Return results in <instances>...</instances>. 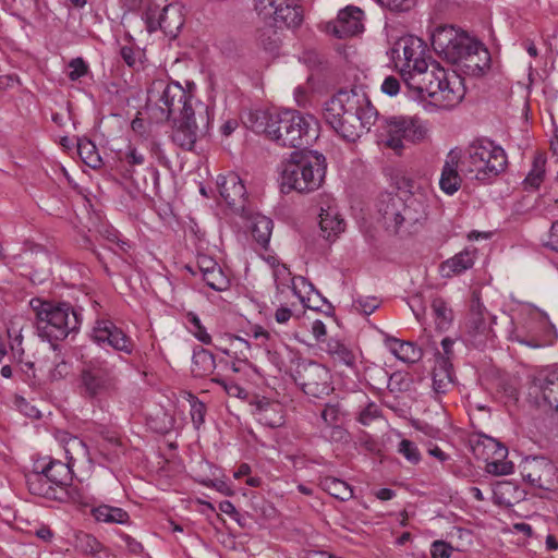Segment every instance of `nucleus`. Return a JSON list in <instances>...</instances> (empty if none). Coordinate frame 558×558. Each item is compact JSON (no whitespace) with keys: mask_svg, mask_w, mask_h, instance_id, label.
I'll return each instance as SVG.
<instances>
[{"mask_svg":"<svg viewBox=\"0 0 558 558\" xmlns=\"http://www.w3.org/2000/svg\"><path fill=\"white\" fill-rule=\"evenodd\" d=\"M323 117L335 132L348 142H355L368 132L378 119L364 85L341 88L325 101Z\"/></svg>","mask_w":558,"mask_h":558,"instance_id":"f257e3e1","label":"nucleus"},{"mask_svg":"<svg viewBox=\"0 0 558 558\" xmlns=\"http://www.w3.org/2000/svg\"><path fill=\"white\" fill-rule=\"evenodd\" d=\"M405 87L417 99L426 100L441 109H451L464 97L462 81L456 73L449 74L437 62L418 73L403 74Z\"/></svg>","mask_w":558,"mask_h":558,"instance_id":"f03ea898","label":"nucleus"},{"mask_svg":"<svg viewBox=\"0 0 558 558\" xmlns=\"http://www.w3.org/2000/svg\"><path fill=\"white\" fill-rule=\"evenodd\" d=\"M326 158L316 150L298 149L281 163V184L298 192L317 190L326 174Z\"/></svg>","mask_w":558,"mask_h":558,"instance_id":"7ed1b4c3","label":"nucleus"},{"mask_svg":"<svg viewBox=\"0 0 558 558\" xmlns=\"http://www.w3.org/2000/svg\"><path fill=\"white\" fill-rule=\"evenodd\" d=\"M31 306L36 314L38 335L49 342L64 340L70 333L80 329L81 313L70 303L33 299Z\"/></svg>","mask_w":558,"mask_h":558,"instance_id":"20e7f679","label":"nucleus"},{"mask_svg":"<svg viewBox=\"0 0 558 558\" xmlns=\"http://www.w3.org/2000/svg\"><path fill=\"white\" fill-rule=\"evenodd\" d=\"M147 108L150 118L156 122L173 121L184 117L195 116L192 106V95L179 83H154L148 92Z\"/></svg>","mask_w":558,"mask_h":558,"instance_id":"39448f33","label":"nucleus"},{"mask_svg":"<svg viewBox=\"0 0 558 558\" xmlns=\"http://www.w3.org/2000/svg\"><path fill=\"white\" fill-rule=\"evenodd\" d=\"M460 160L461 171L480 181L497 177L507 166L505 150L489 140H477L471 143Z\"/></svg>","mask_w":558,"mask_h":558,"instance_id":"423d86ee","label":"nucleus"},{"mask_svg":"<svg viewBox=\"0 0 558 558\" xmlns=\"http://www.w3.org/2000/svg\"><path fill=\"white\" fill-rule=\"evenodd\" d=\"M119 373L113 363L102 357H94L82 363L78 375V389L82 397L100 401L119 389Z\"/></svg>","mask_w":558,"mask_h":558,"instance_id":"0eeeda50","label":"nucleus"},{"mask_svg":"<svg viewBox=\"0 0 558 558\" xmlns=\"http://www.w3.org/2000/svg\"><path fill=\"white\" fill-rule=\"evenodd\" d=\"M311 122H313L311 117L307 119L295 110L276 112L267 137L280 146L306 147L316 138Z\"/></svg>","mask_w":558,"mask_h":558,"instance_id":"6e6552de","label":"nucleus"},{"mask_svg":"<svg viewBox=\"0 0 558 558\" xmlns=\"http://www.w3.org/2000/svg\"><path fill=\"white\" fill-rule=\"evenodd\" d=\"M425 135L426 129L420 119L399 116L383 119L378 136L381 143L400 154L407 143H418Z\"/></svg>","mask_w":558,"mask_h":558,"instance_id":"1a4fd4ad","label":"nucleus"},{"mask_svg":"<svg viewBox=\"0 0 558 558\" xmlns=\"http://www.w3.org/2000/svg\"><path fill=\"white\" fill-rule=\"evenodd\" d=\"M478 44L480 41L453 26L438 27L432 35L434 50L452 64H461L471 51L478 49Z\"/></svg>","mask_w":558,"mask_h":558,"instance_id":"9d476101","label":"nucleus"},{"mask_svg":"<svg viewBox=\"0 0 558 558\" xmlns=\"http://www.w3.org/2000/svg\"><path fill=\"white\" fill-rule=\"evenodd\" d=\"M255 10L265 22L276 26L298 27L303 21V10L296 0H255Z\"/></svg>","mask_w":558,"mask_h":558,"instance_id":"9b49d317","label":"nucleus"},{"mask_svg":"<svg viewBox=\"0 0 558 558\" xmlns=\"http://www.w3.org/2000/svg\"><path fill=\"white\" fill-rule=\"evenodd\" d=\"M295 379L307 396L323 398L332 390L329 371L314 361H302L295 369Z\"/></svg>","mask_w":558,"mask_h":558,"instance_id":"f8f14e48","label":"nucleus"},{"mask_svg":"<svg viewBox=\"0 0 558 558\" xmlns=\"http://www.w3.org/2000/svg\"><path fill=\"white\" fill-rule=\"evenodd\" d=\"M529 398L538 408L558 411V369H544L533 376Z\"/></svg>","mask_w":558,"mask_h":558,"instance_id":"ddd939ff","label":"nucleus"},{"mask_svg":"<svg viewBox=\"0 0 558 558\" xmlns=\"http://www.w3.org/2000/svg\"><path fill=\"white\" fill-rule=\"evenodd\" d=\"M217 185L221 197L230 209H250L256 207L254 197L247 194L245 185L235 172L219 175Z\"/></svg>","mask_w":558,"mask_h":558,"instance_id":"4468645a","label":"nucleus"},{"mask_svg":"<svg viewBox=\"0 0 558 558\" xmlns=\"http://www.w3.org/2000/svg\"><path fill=\"white\" fill-rule=\"evenodd\" d=\"M92 339L99 345L108 344L113 350L128 355L133 354L135 349L133 340L109 319L96 320L92 330Z\"/></svg>","mask_w":558,"mask_h":558,"instance_id":"2eb2a0df","label":"nucleus"},{"mask_svg":"<svg viewBox=\"0 0 558 558\" xmlns=\"http://www.w3.org/2000/svg\"><path fill=\"white\" fill-rule=\"evenodd\" d=\"M25 483L28 492L34 496L61 502L69 500L78 502V498L72 496L71 490L54 486L48 480L45 471L39 469V463H36L34 470L25 475Z\"/></svg>","mask_w":558,"mask_h":558,"instance_id":"dca6fc26","label":"nucleus"},{"mask_svg":"<svg viewBox=\"0 0 558 558\" xmlns=\"http://www.w3.org/2000/svg\"><path fill=\"white\" fill-rule=\"evenodd\" d=\"M522 475L533 486L545 490H554L558 484L556 465L544 457L527 459Z\"/></svg>","mask_w":558,"mask_h":558,"instance_id":"f3484780","label":"nucleus"},{"mask_svg":"<svg viewBox=\"0 0 558 558\" xmlns=\"http://www.w3.org/2000/svg\"><path fill=\"white\" fill-rule=\"evenodd\" d=\"M400 50H402L404 59V64L400 70L402 78L405 73L412 74L427 70L428 63L424 58L425 46L421 39L413 36L399 39L393 51L398 52Z\"/></svg>","mask_w":558,"mask_h":558,"instance_id":"a211bd4d","label":"nucleus"},{"mask_svg":"<svg viewBox=\"0 0 558 558\" xmlns=\"http://www.w3.org/2000/svg\"><path fill=\"white\" fill-rule=\"evenodd\" d=\"M363 29V11L353 5L340 10L337 19L327 25V31L337 38L355 36Z\"/></svg>","mask_w":558,"mask_h":558,"instance_id":"6ab92c4d","label":"nucleus"},{"mask_svg":"<svg viewBox=\"0 0 558 558\" xmlns=\"http://www.w3.org/2000/svg\"><path fill=\"white\" fill-rule=\"evenodd\" d=\"M494 317L489 315L481 302L480 293L474 291L470 305V313L466 322V327L470 333L487 336L490 332V325Z\"/></svg>","mask_w":558,"mask_h":558,"instance_id":"aec40b11","label":"nucleus"},{"mask_svg":"<svg viewBox=\"0 0 558 558\" xmlns=\"http://www.w3.org/2000/svg\"><path fill=\"white\" fill-rule=\"evenodd\" d=\"M253 407L256 420L268 427H280L284 423L283 407L280 402L266 398L257 399Z\"/></svg>","mask_w":558,"mask_h":558,"instance_id":"412c9836","label":"nucleus"},{"mask_svg":"<svg viewBox=\"0 0 558 558\" xmlns=\"http://www.w3.org/2000/svg\"><path fill=\"white\" fill-rule=\"evenodd\" d=\"M408 186L409 190L399 187L396 194L387 193L383 195L384 198L381 202L387 204V208L392 207L395 209L401 206L403 209H416L418 206H429V204H424V201H427L424 192L418 187L413 190L414 186L411 183H408Z\"/></svg>","mask_w":558,"mask_h":558,"instance_id":"4be33fe9","label":"nucleus"},{"mask_svg":"<svg viewBox=\"0 0 558 558\" xmlns=\"http://www.w3.org/2000/svg\"><path fill=\"white\" fill-rule=\"evenodd\" d=\"M39 463V469L45 471L48 480L54 486H61L64 490H71V495L78 498V502H81V495L76 488L70 486V482L72 481V471L70 468V463H63L60 460H49L48 463Z\"/></svg>","mask_w":558,"mask_h":558,"instance_id":"5701e85b","label":"nucleus"},{"mask_svg":"<svg viewBox=\"0 0 558 558\" xmlns=\"http://www.w3.org/2000/svg\"><path fill=\"white\" fill-rule=\"evenodd\" d=\"M476 253L477 250L475 247H466L452 257L446 259L439 266L441 276L444 278H451L465 272L473 267Z\"/></svg>","mask_w":558,"mask_h":558,"instance_id":"b1692460","label":"nucleus"},{"mask_svg":"<svg viewBox=\"0 0 558 558\" xmlns=\"http://www.w3.org/2000/svg\"><path fill=\"white\" fill-rule=\"evenodd\" d=\"M460 159V151L451 149L442 167L439 185L440 189L449 195L457 192L461 185V178L458 172L459 165L461 166Z\"/></svg>","mask_w":558,"mask_h":558,"instance_id":"393cba45","label":"nucleus"},{"mask_svg":"<svg viewBox=\"0 0 558 558\" xmlns=\"http://www.w3.org/2000/svg\"><path fill=\"white\" fill-rule=\"evenodd\" d=\"M174 123L175 128L172 132V141L182 149L192 150L197 141L198 131L195 116L177 119Z\"/></svg>","mask_w":558,"mask_h":558,"instance_id":"a878e982","label":"nucleus"},{"mask_svg":"<svg viewBox=\"0 0 558 558\" xmlns=\"http://www.w3.org/2000/svg\"><path fill=\"white\" fill-rule=\"evenodd\" d=\"M453 387L452 363L448 357H437L433 368V390L445 395Z\"/></svg>","mask_w":558,"mask_h":558,"instance_id":"bb28decb","label":"nucleus"},{"mask_svg":"<svg viewBox=\"0 0 558 558\" xmlns=\"http://www.w3.org/2000/svg\"><path fill=\"white\" fill-rule=\"evenodd\" d=\"M277 111L263 109H251L242 116L243 123L255 133H263L268 136L270 124Z\"/></svg>","mask_w":558,"mask_h":558,"instance_id":"cd10ccee","label":"nucleus"},{"mask_svg":"<svg viewBox=\"0 0 558 558\" xmlns=\"http://www.w3.org/2000/svg\"><path fill=\"white\" fill-rule=\"evenodd\" d=\"M92 514L97 522L122 525H129L131 523V518L124 509L110 505L102 504L94 507Z\"/></svg>","mask_w":558,"mask_h":558,"instance_id":"c85d7f7f","label":"nucleus"},{"mask_svg":"<svg viewBox=\"0 0 558 558\" xmlns=\"http://www.w3.org/2000/svg\"><path fill=\"white\" fill-rule=\"evenodd\" d=\"M326 352L337 364L353 368L356 363V355L344 342L330 338L326 343Z\"/></svg>","mask_w":558,"mask_h":558,"instance_id":"c756f323","label":"nucleus"},{"mask_svg":"<svg viewBox=\"0 0 558 558\" xmlns=\"http://www.w3.org/2000/svg\"><path fill=\"white\" fill-rule=\"evenodd\" d=\"M386 344L389 351L400 361L415 363L421 360L422 351L414 343L388 338Z\"/></svg>","mask_w":558,"mask_h":558,"instance_id":"7c9ffc66","label":"nucleus"},{"mask_svg":"<svg viewBox=\"0 0 558 558\" xmlns=\"http://www.w3.org/2000/svg\"><path fill=\"white\" fill-rule=\"evenodd\" d=\"M250 219L252 222L251 231L253 238L263 247H266L269 243L274 228L272 220L259 211H256L254 215H251Z\"/></svg>","mask_w":558,"mask_h":558,"instance_id":"2f4dec72","label":"nucleus"},{"mask_svg":"<svg viewBox=\"0 0 558 558\" xmlns=\"http://www.w3.org/2000/svg\"><path fill=\"white\" fill-rule=\"evenodd\" d=\"M319 486L330 496L341 501L349 500L353 497V489L351 486L347 482L337 477H323L319 480Z\"/></svg>","mask_w":558,"mask_h":558,"instance_id":"473e14b6","label":"nucleus"},{"mask_svg":"<svg viewBox=\"0 0 558 558\" xmlns=\"http://www.w3.org/2000/svg\"><path fill=\"white\" fill-rule=\"evenodd\" d=\"M216 362L211 352L203 348L194 351L192 359V373L195 376H207L214 372Z\"/></svg>","mask_w":558,"mask_h":558,"instance_id":"72a5a7b5","label":"nucleus"},{"mask_svg":"<svg viewBox=\"0 0 558 558\" xmlns=\"http://www.w3.org/2000/svg\"><path fill=\"white\" fill-rule=\"evenodd\" d=\"M319 227L326 239L336 236L344 231L345 222L339 215V211H320Z\"/></svg>","mask_w":558,"mask_h":558,"instance_id":"f704fd0d","label":"nucleus"},{"mask_svg":"<svg viewBox=\"0 0 558 558\" xmlns=\"http://www.w3.org/2000/svg\"><path fill=\"white\" fill-rule=\"evenodd\" d=\"M160 29L170 36H177L183 25V19L177 7L170 4L160 12Z\"/></svg>","mask_w":558,"mask_h":558,"instance_id":"c9c22d12","label":"nucleus"},{"mask_svg":"<svg viewBox=\"0 0 558 558\" xmlns=\"http://www.w3.org/2000/svg\"><path fill=\"white\" fill-rule=\"evenodd\" d=\"M490 56L488 50L480 43L476 51H471L461 63L463 68L469 70L472 74H478L488 66Z\"/></svg>","mask_w":558,"mask_h":558,"instance_id":"e433bc0d","label":"nucleus"},{"mask_svg":"<svg viewBox=\"0 0 558 558\" xmlns=\"http://www.w3.org/2000/svg\"><path fill=\"white\" fill-rule=\"evenodd\" d=\"M104 222L102 216L99 211H81V214H75L74 220L72 223L81 233L87 232H97Z\"/></svg>","mask_w":558,"mask_h":558,"instance_id":"4c0bfd02","label":"nucleus"},{"mask_svg":"<svg viewBox=\"0 0 558 558\" xmlns=\"http://www.w3.org/2000/svg\"><path fill=\"white\" fill-rule=\"evenodd\" d=\"M546 157L538 153L534 156L533 166L523 181L524 189H538L544 180Z\"/></svg>","mask_w":558,"mask_h":558,"instance_id":"58836bf2","label":"nucleus"},{"mask_svg":"<svg viewBox=\"0 0 558 558\" xmlns=\"http://www.w3.org/2000/svg\"><path fill=\"white\" fill-rule=\"evenodd\" d=\"M272 278L279 292H283L286 288H292L296 294V289L294 286L295 278L292 277V274L287 265L280 263L278 259H274Z\"/></svg>","mask_w":558,"mask_h":558,"instance_id":"ea45409f","label":"nucleus"},{"mask_svg":"<svg viewBox=\"0 0 558 558\" xmlns=\"http://www.w3.org/2000/svg\"><path fill=\"white\" fill-rule=\"evenodd\" d=\"M77 153L84 163L93 169H97L102 165L101 157L96 145L87 138H81L77 142Z\"/></svg>","mask_w":558,"mask_h":558,"instance_id":"a19ab883","label":"nucleus"},{"mask_svg":"<svg viewBox=\"0 0 558 558\" xmlns=\"http://www.w3.org/2000/svg\"><path fill=\"white\" fill-rule=\"evenodd\" d=\"M75 548L83 555L95 557L102 550V545L92 534L80 532L75 536Z\"/></svg>","mask_w":558,"mask_h":558,"instance_id":"79ce46f5","label":"nucleus"},{"mask_svg":"<svg viewBox=\"0 0 558 558\" xmlns=\"http://www.w3.org/2000/svg\"><path fill=\"white\" fill-rule=\"evenodd\" d=\"M60 440L63 442L64 452L69 463L75 460L77 456H87V447L78 437L63 434Z\"/></svg>","mask_w":558,"mask_h":558,"instance_id":"37998d69","label":"nucleus"},{"mask_svg":"<svg viewBox=\"0 0 558 558\" xmlns=\"http://www.w3.org/2000/svg\"><path fill=\"white\" fill-rule=\"evenodd\" d=\"M203 280L209 288L219 292L228 290L230 286L229 278L225 275L220 266L211 271H207V274L203 276Z\"/></svg>","mask_w":558,"mask_h":558,"instance_id":"c03bdc74","label":"nucleus"},{"mask_svg":"<svg viewBox=\"0 0 558 558\" xmlns=\"http://www.w3.org/2000/svg\"><path fill=\"white\" fill-rule=\"evenodd\" d=\"M275 26L272 23L268 25L265 28H262L258 31L257 40L259 45L269 52H274L279 47V36L277 31L275 29Z\"/></svg>","mask_w":558,"mask_h":558,"instance_id":"a18cd8bd","label":"nucleus"},{"mask_svg":"<svg viewBox=\"0 0 558 558\" xmlns=\"http://www.w3.org/2000/svg\"><path fill=\"white\" fill-rule=\"evenodd\" d=\"M96 233L100 234L104 239L108 240L109 242L117 244L120 251L124 253H126L131 248L130 242L120 239L119 231L109 223H107V221L105 220Z\"/></svg>","mask_w":558,"mask_h":558,"instance_id":"49530a36","label":"nucleus"},{"mask_svg":"<svg viewBox=\"0 0 558 558\" xmlns=\"http://www.w3.org/2000/svg\"><path fill=\"white\" fill-rule=\"evenodd\" d=\"M186 319L191 325V332L204 344H209L211 342L210 335L206 331V328L202 325L199 317L190 312L186 315Z\"/></svg>","mask_w":558,"mask_h":558,"instance_id":"de8ad7c7","label":"nucleus"},{"mask_svg":"<svg viewBox=\"0 0 558 558\" xmlns=\"http://www.w3.org/2000/svg\"><path fill=\"white\" fill-rule=\"evenodd\" d=\"M190 398V415L194 427L198 429L205 422L206 405L194 396Z\"/></svg>","mask_w":558,"mask_h":558,"instance_id":"09e8293b","label":"nucleus"},{"mask_svg":"<svg viewBox=\"0 0 558 558\" xmlns=\"http://www.w3.org/2000/svg\"><path fill=\"white\" fill-rule=\"evenodd\" d=\"M381 415L380 407L369 401L367 404L359 412L357 421L363 425H369L375 420L379 418Z\"/></svg>","mask_w":558,"mask_h":558,"instance_id":"8fccbe9b","label":"nucleus"},{"mask_svg":"<svg viewBox=\"0 0 558 558\" xmlns=\"http://www.w3.org/2000/svg\"><path fill=\"white\" fill-rule=\"evenodd\" d=\"M120 56L130 68L138 69L142 64V51L132 46H122L120 48Z\"/></svg>","mask_w":558,"mask_h":558,"instance_id":"3c124183","label":"nucleus"},{"mask_svg":"<svg viewBox=\"0 0 558 558\" xmlns=\"http://www.w3.org/2000/svg\"><path fill=\"white\" fill-rule=\"evenodd\" d=\"M381 214V211H377ZM384 227L387 231L397 233L404 221L400 211H383Z\"/></svg>","mask_w":558,"mask_h":558,"instance_id":"603ef678","label":"nucleus"},{"mask_svg":"<svg viewBox=\"0 0 558 558\" xmlns=\"http://www.w3.org/2000/svg\"><path fill=\"white\" fill-rule=\"evenodd\" d=\"M433 313L438 319V325L447 324L451 320V311L447 307L446 302L441 298H436L432 303Z\"/></svg>","mask_w":558,"mask_h":558,"instance_id":"864d4df0","label":"nucleus"},{"mask_svg":"<svg viewBox=\"0 0 558 558\" xmlns=\"http://www.w3.org/2000/svg\"><path fill=\"white\" fill-rule=\"evenodd\" d=\"M379 302L374 296L359 298L353 302V307L363 315L373 314L378 308Z\"/></svg>","mask_w":558,"mask_h":558,"instance_id":"5fc2aeb1","label":"nucleus"},{"mask_svg":"<svg viewBox=\"0 0 558 558\" xmlns=\"http://www.w3.org/2000/svg\"><path fill=\"white\" fill-rule=\"evenodd\" d=\"M211 380L214 383L222 386L225 391L231 397L245 399L247 396V392L245 391V389H243L240 385H238L233 381H229V380H227L222 377H218V376L214 377Z\"/></svg>","mask_w":558,"mask_h":558,"instance_id":"6e6d98bb","label":"nucleus"},{"mask_svg":"<svg viewBox=\"0 0 558 558\" xmlns=\"http://www.w3.org/2000/svg\"><path fill=\"white\" fill-rule=\"evenodd\" d=\"M398 452L404 456L412 463H417L421 459L416 445L408 439H402L399 444Z\"/></svg>","mask_w":558,"mask_h":558,"instance_id":"4d7b16f0","label":"nucleus"},{"mask_svg":"<svg viewBox=\"0 0 558 558\" xmlns=\"http://www.w3.org/2000/svg\"><path fill=\"white\" fill-rule=\"evenodd\" d=\"M69 68L71 71L69 72L68 76L71 81H77L81 77L85 76L88 72V65L83 60V58H74L70 61Z\"/></svg>","mask_w":558,"mask_h":558,"instance_id":"13d9d810","label":"nucleus"},{"mask_svg":"<svg viewBox=\"0 0 558 558\" xmlns=\"http://www.w3.org/2000/svg\"><path fill=\"white\" fill-rule=\"evenodd\" d=\"M513 463L511 461H492L487 463V472L494 475H509L513 472Z\"/></svg>","mask_w":558,"mask_h":558,"instance_id":"bf43d9fd","label":"nucleus"},{"mask_svg":"<svg viewBox=\"0 0 558 558\" xmlns=\"http://www.w3.org/2000/svg\"><path fill=\"white\" fill-rule=\"evenodd\" d=\"M453 548L444 541H435L430 547L432 558H450Z\"/></svg>","mask_w":558,"mask_h":558,"instance_id":"052dcab7","label":"nucleus"},{"mask_svg":"<svg viewBox=\"0 0 558 558\" xmlns=\"http://www.w3.org/2000/svg\"><path fill=\"white\" fill-rule=\"evenodd\" d=\"M120 159L130 166H142L145 161L144 155L132 146L128 147L126 151L120 157Z\"/></svg>","mask_w":558,"mask_h":558,"instance_id":"680f3d73","label":"nucleus"},{"mask_svg":"<svg viewBox=\"0 0 558 558\" xmlns=\"http://www.w3.org/2000/svg\"><path fill=\"white\" fill-rule=\"evenodd\" d=\"M380 5L391 11H408L414 4V0H375Z\"/></svg>","mask_w":558,"mask_h":558,"instance_id":"e2e57ef3","label":"nucleus"},{"mask_svg":"<svg viewBox=\"0 0 558 558\" xmlns=\"http://www.w3.org/2000/svg\"><path fill=\"white\" fill-rule=\"evenodd\" d=\"M340 409L335 404H327L322 412V418L328 426H333L339 420Z\"/></svg>","mask_w":558,"mask_h":558,"instance_id":"0e129e2a","label":"nucleus"},{"mask_svg":"<svg viewBox=\"0 0 558 558\" xmlns=\"http://www.w3.org/2000/svg\"><path fill=\"white\" fill-rule=\"evenodd\" d=\"M400 81L390 75L387 76L381 84V92L388 96H396L400 92Z\"/></svg>","mask_w":558,"mask_h":558,"instance_id":"69168bd1","label":"nucleus"},{"mask_svg":"<svg viewBox=\"0 0 558 558\" xmlns=\"http://www.w3.org/2000/svg\"><path fill=\"white\" fill-rule=\"evenodd\" d=\"M145 23L147 31L149 33H153L160 28V13H158L156 10L149 9L146 11L145 15Z\"/></svg>","mask_w":558,"mask_h":558,"instance_id":"338daca9","label":"nucleus"},{"mask_svg":"<svg viewBox=\"0 0 558 558\" xmlns=\"http://www.w3.org/2000/svg\"><path fill=\"white\" fill-rule=\"evenodd\" d=\"M219 265L217 264V262L207 255H199L197 257V267H198L202 276L207 274V271H211L213 269H215Z\"/></svg>","mask_w":558,"mask_h":558,"instance_id":"774afa93","label":"nucleus"}]
</instances>
